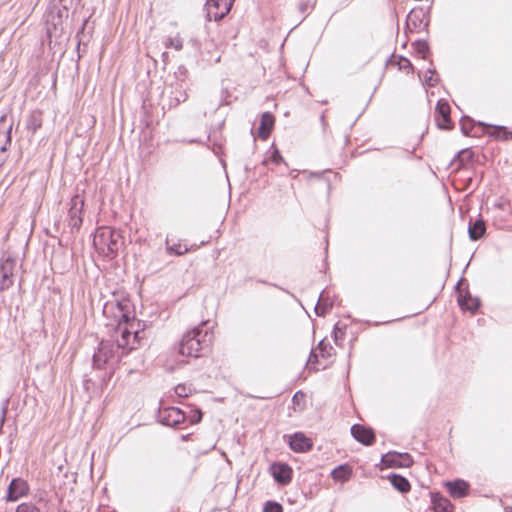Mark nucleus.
<instances>
[{"label": "nucleus", "mask_w": 512, "mask_h": 512, "mask_svg": "<svg viewBox=\"0 0 512 512\" xmlns=\"http://www.w3.org/2000/svg\"><path fill=\"white\" fill-rule=\"evenodd\" d=\"M142 331L122 330L114 339L102 340L92 357V368L97 372L99 385L104 386L113 377L122 358L140 345Z\"/></svg>", "instance_id": "1"}, {"label": "nucleus", "mask_w": 512, "mask_h": 512, "mask_svg": "<svg viewBox=\"0 0 512 512\" xmlns=\"http://www.w3.org/2000/svg\"><path fill=\"white\" fill-rule=\"evenodd\" d=\"M209 320L202 321L198 326L188 330L179 342L178 352L186 357H201L212 344L214 335L213 326L209 327Z\"/></svg>", "instance_id": "2"}, {"label": "nucleus", "mask_w": 512, "mask_h": 512, "mask_svg": "<svg viewBox=\"0 0 512 512\" xmlns=\"http://www.w3.org/2000/svg\"><path fill=\"white\" fill-rule=\"evenodd\" d=\"M131 303L128 299H113L107 301L103 306V315L109 320L106 323L107 327H112L115 330V334H122V330L125 328L128 331H136L134 329L135 322L131 321L130 311Z\"/></svg>", "instance_id": "3"}, {"label": "nucleus", "mask_w": 512, "mask_h": 512, "mask_svg": "<svg viewBox=\"0 0 512 512\" xmlns=\"http://www.w3.org/2000/svg\"><path fill=\"white\" fill-rule=\"evenodd\" d=\"M93 244L100 254L113 258L123 245V237L118 230L102 227L97 230Z\"/></svg>", "instance_id": "4"}, {"label": "nucleus", "mask_w": 512, "mask_h": 512, "mask_svg": "<svg viewBox=\"0 0 512 512\" xmlns=\"http://www.w3.org/2000/svg\"><path fill=\"white\" fill-rule=\"evenodd\" d=\"M53 4L46 12L47 31L49 34L63 32V23L68 19L69 7L68 0H53Z\"/></svg>", "instance_id": "5"}, {"label": "nucleus", "mask_w": 512, "mask_h": 512, "mask_svg": "<svg viewBox=\"0 0 512 512\" xmlns=\"http://www.w3.org/2000/svg\"><path fill=\"white\" fill-rule=\"evenodd\" d=\"M234 0H207L205 4L208 21H219L229 13Z\"/></svg>", "instance_id": "6"}, {"label": "nucleus", "mask_w": 512, "mask_h": 512, "mask_svg": "<svg viewBox=\"0 0 512 512\" xmlns=\"http://www.w3.org/2000/svg\"><path fill=\"white\" fill-rule=\"evenodd\" d=\"M167 105L169 109L179 106L184 103L187 98V83L184 81H173L167 87Z\"/></svg>", "instance_id": "7"}, {"label": "nucleus", "mask_w": 512, "mask_h": 512, "mask_svg": "<svg viewBox=\"0 0 512 512\" xmlns=\"http://www.w3.org/2000/svg\"><path fill=\"white\" fill-rule=\"evenodd\" d=\"M84 200L79 195H74L70 201V208L68 211V226L71 230H79L82 225Z\"/></svg>", "instance_id": "8"}, {"label": "nucleus", "mask_w": 512, "mask_h": 512, "mask_svg": "<svg viewBox=\"0 0 512 512\" xmlns=\"http://www.w3.org/2000/svg\"><path fill=\"white\" fill-rule=\"evenodd\" d=\"M16 268V260L7 257L0 262V291L9 289L14 283V271Z\"/></svg>", "instance_id": "9"}, {"label": "nucleus", "mask_w": 512, "mask_h": 512, "mask_svg": "<svg viewBox=\"0 0 512 512\" xmlns=\"http://www.w3.org/2000/svg\"><path fill=\"white\" fill-rule=\"evenodd\" d=\"M158 421L165 426H177L184 422L185 414L177 407H163L159 408L157 414Z\"/></svg>", "instance_id": "10"}, {"label": "nucleus", "mask_w": 512, "mask_h": 512, "mask_svg": "<svg viewBox=\"0 0 512 512\" xmlns=\"http://www.w3.org/2000/svg\"><path fill=\"white\" fill-rule=\"evenodd\" d=\"M435 120L438 128L440 129L450 130L453 127V123L450 117V105L444 99L437 101L435 107Z\"/></svg>", "instance_id": "11"}, {"label": "nucleus", "mask_w": 512, "mask_h": 512, "mask_svg": "<svg viewBox=\"0 0 512 512\" xmlns=\"http://www.w3.org/2000/svg\"><path fill=\"white\" fill-rule=\"evenodd\" d=\"M463 279H460L456 284V291L458 293V304L463 310H468L472 313L476 312L480 307V299L477 297H473L468 290L462 291L461 284Z\"/></svg>", "instance_id": "12"}, {"label": "nucleus", "mask_w": 512, "mask_h": 512, "mask_svg": "<svg viewBox=\"0 0 512 512\" xmlns=\"http://www.w3.org/2000/svg\"><path fill=\"white\" fill-rule=\"evenodd\" d=\"M274 480L280 485H287L292 480V468L283 462L273 463L270 467Z\"/></svg>", "instance_id": "13"}, {"label": "nucleus", "mask_w": 512, "mask_h": 512, "mask_svg": "<svg viewBox=\"0 0 512 512\" xmlns=\"http://www.w3.org/2000/svg\"><path fill=\"white\" fill-rule=\"evenodd\" d=\"M29 492V485L27 481L22 478H14L8 486L7 501L14 502L19 498L27 495Z\"/></svg>", "instance_id": "14"}, {"label": "nucleus", "mask_w": 512, "mask_h": 512, "mask_svg": "<svg viewBox=\"0 0 512 512\" xmlns=\"http://www.w3.org/2000/svg\"><path fill=\"white\" fill-rule=\"evenodd\" d=\"M288 444L290 449L296 453H306L313 446L312 440L306 437L303 432H296L289 436Z\"/></svg>", "instance_id": "15"}, {"label": "nucleus", "mask_w": 512, "mask_h": 512, "mask_svg": "<svg viewBox=\"0 0 512 512\" xmlns=\"http://www.w3.org/2000/svg\"><path fill=\"white\" fill-rule=\"evenodd\" d=\"M412 462L408 453H387L381 458V463L385 467H409Z\"/></svg>", "instance_id": "16"}, {"label": "nucleus", "mask_w": 512, "mask_h": 512, "mask_svg": "<svg viewBox=\"0 0 512 512\" xmlns=\"http://www.w3.org/2000/svg\"><path fill=\"white\" fill-rule=\"evenodd\" d=\"M480 154L482 160H490L492 155L488 154L487 149L482 148H464L458 151L451 160H480Z\"/></svg>", "instance_id": "17"}, {"label": "nucleus", "mask_w": 512, "mask_h": 512, "mask_svg": "<svg viewBox=\"0 0 512 512\" xmlns=\"http://www.w3.org/2000/svg\"><path fill=\"white\" fill-rule=\"evenodd\" d=\"M477 125L483 133H488L494 139L504 141L512 139V131L508 130L505 126L490 125L484 122H478Z\"/></svg>", "instance_id": "18"}, {"label": "nucleus", "mask_w": 512, "mask_h": 512, "mask_svg": "<svg viewBox=\"0 0 512 512\" xmlns=\"http://www.w3.org/2000/svg\"><path fill=\"white\" fill-rule=\"evenodd\" d=\"M351 435L356 441L366 446L373 444L375 440L373 429L367 428L361 424H354L351 427Z\"/></svg>", "instance_id": "19"}, {"label": "nucleus", "mask_w": 512, "mask_h": 512, "mask_svg": "<svg viewBox=\"0 0 512 512\" xmlns=\"http://www.w3.org/2000/svg\"><path fill=\"white\" fill-rule=\"evenodd\" d=\"M6 122L7 115L3 114L0 116V153L6 152L8 147L11 145V132L13 122L8 125Z\"/></svg>", "instance_id": "20"}, {"label": "nucleus", "mask_w": 512, "mask_h": 512, "mask_svg": "<svg viewBox=\"0 0 512 512\" xmlns=\"http://www.w3.org/2000/svg\"><path fill=\"white\" fill-rule=\"evenodd\" d=\"M407 25H412L415 29H420L423 26L424 30H428L429 19L426 18V13L422 8L412 9L407 15Z\"/></svg>", "instance_id": "21"}, {"label": "nucleus", "mask_w": 512, "mask_h": 512, "mask_svg": "<svg viewBox=\"0 0 512 512\" xmlns=\"http://www.w3.org/2000/svg\"><path fill=\"white\" fill-rule=\"evenodd\" d=\"M275 124V117L271 112H263L260 117L258 135L261 139H267Z\"/></svg>", "instance_id": "22"}, {"label": "nucleus", "mask_w": 512, "mask_h": 512, "mask_svg": "<svg viewBox=\"0 0 512 512\" xmlns=\"http://www.w3.org/2000/svg\"><path fill=\"white\" fill-rule=\"evenodd\" d=\"M486 233V223L482 218L475 221L470 220L468 225V235L472 241L481 239Z\"/></svg>", "instance_id": "23"}, {"label": "nucleus", "mask_w": 512, "mask_h": 512, "mask_svg": "<svg viewBox=\"0 0 512 512\" xmlns=\"http://www.w3.org/2000/svg\"><path fill=\"white\" fill-rule=\"evenodd\" d=\"M42 115V111L36 109L31 111L28 117L26 118L25 127L27 131L30 132L32 135H34L42 127Z\"/></svg>", "instance_id": "24"}, {"label": "nucleus", "mask_w": 512, "mask_h": 512, "mask_svg": "<svg viewBox=\"0 0 512 512\" xmlns=\"http://www.w3.org/2000/svg\"><path fill=\"white\" fill-rule=\"evenodd\" d=\"M446 485L448 487L450 495L454 498L464 497L467 494L469 488L467 482L461 479L447 482Z\"/></svg>", "instance_id": "25"}, {"label": "nucleus", "mask_w": 512, "mask_h": 512, "mask_svg": "<svg viewBox=\"0 0 512 512\" xmlns=\"http://www.w3.org/2000/svg\"><path fill=\"white\" fill-rule=\"evenodd\" d=\"M434 512H453V505L449 499L439 493L432 494Z\"/></svg>", "instance_id": "26"}, {"label": "nucleus", "mask_w": 512, "mask_h": 512, "mask_svg": "<svg viewBox=\"0 0 512 512\" xmlns=\"http://www.w3.org/2000/svg\"><path fill=\"white\" fill-rule=\"evenodd\" d=\"M388 479L390 480L391 485L401 493H406L411 488L409 481L404 476L391 474L388 476Z\"/></svg>", "instance_id": "27"}, {"label": "nucleus", "mask_w": 512, "mask_h": 512, "mask_svg": "<svg viewBox=\"0 0 512 512\" xmlns=\"http://www.w3.org/2000/svg\"><path fill=\"white\" fill-rule=\"evenodd\" d=\"M414 51L424 60L428 59L430 55V46L427 40L418 39L412 43Z\"/></svg>", "instance_id": "28"}, {"label": "nucleus", "mask_w": 512, "mask_h": 512, "mask_svg": "<svg viewBox=\"0 0 512 512\" xmlns=\"http://www.w3.org/2000/svg\"><path fill=\"white\" fill-rule=\"evenodd\" d=\"M351 475V468L348 465H339L331 472V477L335 481H346Z\"/></svg>", "instance_id": "29"}, {"label": "nucleus", "mask_w": 512, "mask_h": 512, "mask_svg": "<svg viewBox=\"0 0 512 512\" xmlns=\"http://www.w3.org/2000/svg\"><path fill=\"white\" fill-rule=\"evenodd\" d=\"M475 125V121L469 116L464 115L460 119V128L464 135L476 136V133L472 134Z\"/></svg>", "instance_id": "30"}, {"label": "nucleus", "mask_w": 512, "mask_h": 512, "mask_svg": "<svg viewBox=\"0 0 512 512\" xmlns=\"http://www.w3.org/2000/svg\"><path fill=\"white\" fill-rule=\"evenodd\" d=\"M439 81L440 78L437 74L436 69L429 67L423 79V84L427 87H435L439 83Z\"/></svg>", "instance_id": "31"}, {"label": "nucleus", "mask_w": 512, "mask_h": 512, "mask_svg": "<svg viewBox=\"0 0 512 512\" xmlns=\"http://www.w3.org/2000/svg\"><path fill=\"white\" fill-rule=\"evenodd\" d=\"M166 251L169 255L181 256L188 251L186 246H182L181 243L170 244L169 238H166Z\"/></svg>", "instance_id": "32"}, {"label": "nucleus", "mask_w": 512, "mask_h": 512, "mask_svg": "<svg viewBox=\"0 0 512 512\" xmlns=\"http://www.w3.org/2000/svg\"><path fill=\"white\" fill-rule=\"evenodd\" d=\"M391 63L397 65L399 70H405V71H407V73L414 71L413 64L411 63V61L408 58H406L404 56H398V59Z\"/></svg>", "instance_id": "33"}, {"label": "nucleus", "mask_w": 512, "mask_h": 512, "mask_svg": "<svg viewBox=\"0 0 512 512\" xmlns=\"http://www.w3.org/2000/svg\"><path fill=\"white\" fill-rule=\"evenodd\" d=\"M332 307V303H328L324 298H323V292L320 294L319 296V300H318V303L316 304L315 306V313L318 315V316H323L325 315L326 311L328 308H331Z\"/></svg>", "instance_id": "34"}, {"label": "nucleus", "mask_w": 512, "mask_h": 512, "mask_svg": "<svg viewBox=\"0 0 512 512\" xmlns=\"http://www.w3.org/2000/svg\"><path fill=\"white\" fill-rule=\"evenodd\" d=\"M316 350L319 352L321 357L328 358L332 355V351L334 350L330 343L325 342V340H321L318 343Z\"/></svg>", "instance_id": "35"}, {"label": "nucleus", "mask_w": 512, "mask_h": 512, "mask_svg": "<svg viewBox=\"0 0 512 512\" xmlns=\"http://www.w3.org/2000/svg\"><path fill=\"white\" fill-rule=\"evenodd\" d=\"M166 48H173L177 51H180L183 48V41L179 36L176 37H168L165 41Z\"/></svg>", "instance_id": "36"}, {"label": "nucleus", "mask_w": 512, "mask_h": 512, "mask_svg": "<svg viewBox=\"0 0 512 512\" xmlns=\"http://www.w3.org/2000/svg\"><path fill=\"white\" fill-rule=\"evenodd\" d=\"M15 512H40V509L31 502H23L17 506Z\"/></svg>", "instance_id": "37"}, {"label": "nucleus", "mask_w": 512, "mask_h": 512, "mask_svg": "<svg viewBox=\"0 0 512 512\" xmlns=\"http://www.w3.org/2000/svg\"><path fill=\"white\" fill-rule=\"evenodd\" d=\"M263 512H283V507L275 501H267L264 505Z\"/></svg>", "instance_id": "38"}, {"label": "nucleus", "mask_w": 512, "mask_h": 512, "mask_svg": "<svg viewBox=\"0 0 512 512\" xmlns=\"http://www.w3.org/2000/svg\"><path fill=\"white\" fill-rule=\"evenodd\" d=\"M192 392V389L185 384H178L175 387V393L178 397L185 398L188 397Z\"/></svg>", "instance_id": "39"}, {"label": "nucleus", "mask_w": 512, "mask_h": 512, "mask_svg": "<svg viewBox=\"0 0 512 512\" xmlns=\"http://www.w3.org/2000/svg\"><path fill=\"white\" fill-rule=\"evenodd\" d=\"M208 141L212 144L211 150L216 157H221L223 155V145L220 142L211 140V135H208Z\"/></svg>", "instance_id": "40"}, {"label": "nucleus", "mask_w": 512, "mask_h": 512, "mask_svg": "<svg viewBox=\"0 0 512 512\" xmlns=\"http://www.w3.org/2000/svg\"><path fill=\"white\" fill-rule=\"evenodd\" d=\"M188 70L184 65H180L177 70L174 72L175 81H184L186 82Z\"/></svg>", "instance_id": "41"}, {"label": "nucleus", "mask_w": 512, "mask_h": 512, "mask_svg": "<svg viewBox=\"0 0 512 512\" xmlns=\"http://www.w3.org/2000/svg\"><path fill=\"white\" fill-rule=\"evenodd\" d=\"M268 152L270 155L268 158H265L264 160H284V158L280 154V151L274 145L271 146Z\"/></svg>", "instance_id": "42"}, {"label": "nucleus", "mask_w": 512, "mask_h": 512, "mask_svg": "<svg viewBox=\"0 0 512 512\" xmlns=\"http://www.w3.org/2000/svg\"><path fill=\"white\" fill-rule=\"evenodd\" d=\"M89 19H90V16L85 18L82 22L80 29L77 31L76 36L78 38V46L83 42V38L85 37V35H84L85 28H86V25H87Z\"/></svg>", "instance_id": "43"}, {"label": "nucleus", "mask_w": 512, "mask_h": 512, "mask_svg": "<svg viewBox=\"0 0 512 512\" xmlns=\"http://www.w3.org/2000/svg\"><path fill=\"white\" fill-rule=\"evenodd\" d=\"M343 336H344V332L341 329H339L338 326L336 325L335 329H334V340L337 345H338L339 339L343 338Z\"/></svg>", "instance_id": "44"}, {"label": "nucleus", "mask_w": 512, "mask_h": 512, "mask_svg": "<svg viewBox=\"0 0 512 512\" xmlns=\"http://www.w3.org/2000/svg\"><path fill=\"white\" fill-rule=\"evenodd\" d=\"M319 355L320 354H319V352L316 349L312 350L311 353H310L308 362L316 363Z\"/></svg>", "instance_id": "45"}, {"label": "nucleus", "mask_w": 512, "mask_h": 512, "mask_svg": "<svg viewBox=\"0 0 512 512\" xmlns=\"http://www.w3.org/2000/svg\"><path fill=\"white\" fill-rule=\"evenodd\" d=\"M188 43H189V44H190L194 49L200 50V48H201V44H200V42H199L197 39H195V38L190 39Z\"/></svg>", "instance_id": "46"}, {"label": "nucleus", "mask_w": 512, "mask_h": 512, "mask_svg": "<svg viewBox=\"0 0 512 512\" xmlns=\"http://www.w3.org/2000/svg\"><path fill=\"white\" fill-rule=\"evenodd\" d=\"M312 175H314V176L325 175L327 177V181H330V178H329L330 175L336 176V174L332 173L331 170H325L322 173H312Z\"/></svg>", "instance_id": "47"}, {"label": "nucleus", "mask_w": 512, "mask_h": 512, "mask_svg": "<svg viewBox=\"0 0 512 512\" xmlns=\"http://www.w3.org/2000/svg\"><path fill=\"white\" fill-rule=\"evenodd\" d=\"M5 414H6V407H4L3 410H2V416L0 418V429L3 426L4 420H5Z\"/></svg>", "instance_id": "48"}, {"label": "nucleus", "mask_w": 512, "mask_h": 512, "mask_svg": "<svg viewBox=\"0 0 512 512\" xmlns=\"http://www.w3.org/2000/svg\"><path fill=\"white\" fill-rule=\"evenodd\" d=\"M202 418V412L200 410H197V417L192 420V423H198Z\"/></svg>", "instance_id": "49"}, {"label": "nucleus", "mask_w": 512, "mask_h": 512, "mask_svg": "<svg viewBox=\"0 0 512 512\" xmlns=\"http://www.w3.org/2000/svg\"><path fill=\"white\" fill-rule=\"evenodd\" d=\"M71 5H75V9L82 5V0H70Z\"/></svg>", "instance_id": "50"}, {"label": "nucleus", "mask_w": 512, "mask_h": 512, "mask_svg": "<svg viewBox=\"0 0 512 512\" xmlns=\"http://www.w3.org/2000/svg\"><path fill=\"white\" fill-rule=\"evenodd\" d=\"M402 153H404L405 155H400V157L410 158V155L413 153V151L404 150L402 151Z\"/></svg>", "instance_id": "51"}, {"label": "nucleus", "mask_w": 512, "mask_h": 512, "mask_svg": "<svg viewBox=\"0 0 512 512\" xmlns=\"http://www.w3.org/2000/svg\"><path fill=\"white\" fill-rule=\"evenodd\" d=\"M307 8H308V5H301L300 6L301 12H305L307 10Z\"/></svg>", "instance_id": "52"}, {"label": "nucleus", "mask_w": 512, "mask_h": 512, "mask_svg": "<svg viewBox=\"0 0 512 512\" xmlns=\"http://www.w3.org/2000/svg\"><path fill=\"white\" fill-rule=\"evenodd\" d=\"M321 122H322L323 125H325V117H324V115H321Z\"/></svg>", "instance_id": "53"}, {"label": "nucleus", "mask_w": 512, "mask_h": 512, "mask_svg": "<svg viewBox=\"0 0 512 512\" xmlns=\"http://www.w3.org/2000/svg\"><path fill=\"white\" fill-rule=\"evenodd\" d=\"M221 164H222L223 169L225 170L226 169V162L222 161Z\"/></svg>", "instance_id": "54"}, {"label": "nucleus", "mask_w": 512, "mask_h": 512, "mask_svg": "<svg viewBox=\"0 0 512 512\" xmlns=\"http://www.w3.org/2000/svg\"><path fill=\"white\" fill-rule=\"evenodd\" d=\"M89 382H92V379H84L85 384H88Z\"/></svg>", "instance_id": "55"}, {"label": "nucleus", "mask_w": 512, "mask_h": 512, "mask_svg": "<svg viewBox=\"0 0 512 512\" xmlns=\"http://www.w3.org/2000/svg\"><path fill=\"white\" fill-rule=\"evenodd\" d=\"M458 163H459V164H458V167H461V164H462L463 162H462V161H459Z\"/></svg>", "instance_id": "56"}, {"label": "nucleus", "mask_w": 512, "mask_h": 512, "mask_svg": "<svg viewBox=\"0 0 512 512\" xmlns=\"http://www.w3.org/2000/svg\"><path fill=\"white\" fill-rule=\"evenodd\" d=\"M458 163H459V164H458V167H461V164H462L463 162H462V161H459Z\"/></svg>", "instance_id": "57"}]
</instances>
